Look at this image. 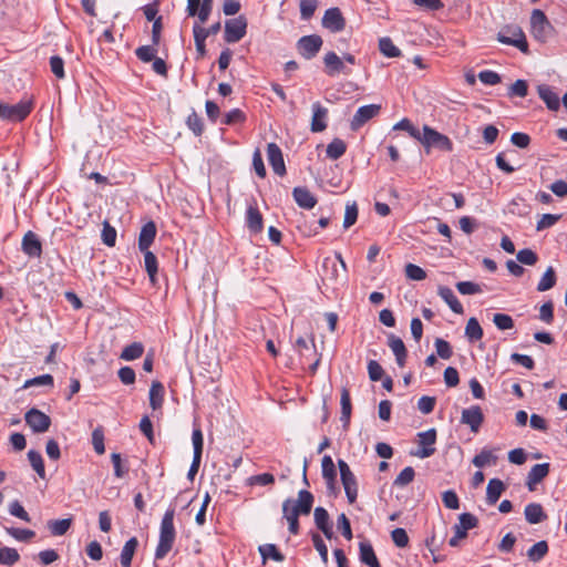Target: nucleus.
<instances>
[{
  "instance_id": "1",
  "label": "nucleus",
  "mask_w": 567,
  "mask_h": 567,
  "mask_svg": "<svg viewBox=\"0 0 567 567\" xmlns=\"http://www.w3.org/2000/svg\"><path fill=\"white\" fill-rule=\"evenodd\" d=\"M175 509L168 508L161 522L159 539L155 550V558L163 559L173 548L176 532L174 527Z\"/></svg>"
},
{
  "instance_id": "2",
  "label": "nucleus",
  "mask_w": 567,
  "mask_h": 567,
  "mask_svg": "<svg viewBox=\"0 0 567 567\" xmlns=\"http://www.w3.org/2000/svg\"><path fill=\"white\" fill-rule=\"evenodd\" d=\"M313 504V495L307 491L301 489L298 493V499L293 501L287 498L282 503V514L287 520L298 519L299 515H308L311 512Z\"/></svg>"
},
{
  "instance_id": "3",
  "label": "nucleus",
  "mask_w": 567,
  "mask_h": 567,
  "mask_svg": "<svg viewBox=\"0 0 567 567\" xmlns=\"http://www.w3.org/2000/svg\"><path fill=\"white\" fill-rule=\"evenodd\" d=\"M417 141L423 145L427 154L433 147L447 153L453 151L451 138L429 125L422 127Z\"/></svg>"
},
{
  "instance_id": "4",
  "label": "nucleus",
  "mask_w": 567,
  "mask_h": 567,
  "mask_svg": "<svg viewBox=\"0 0 567 567\" xmlns=\"http://www.w3.org/2000/svg\"><path fill=\"white\" fill-rule=\"evenodd\" d=\"M530 30L534 38L545 42L551 34L553 27L545 13L539 9H534L530 16Z\"/></svg>"
},
{
  "instance_id": "5",
  "label": "nucleus",
  "mask_w": 567,
  "mask_h": 567,
  "mask_svg": "<svg viewBox=\"0 0 567 567\" xmlns=\"http://www.w3.org/2000/svg\"><path fill=\"white\" fill-rule=\"evenodd\" d=\"M32 110V102L29 100H22L14 105L0 103V117L13 122H20L24 120Z\"/></svg>"
},
{
  "instance_id": "6",
  "label": "nucleus",
  "mask_w": 567,
  "mask_h": 567,
  "mask_svg": "<svg viewBox=\"0 0 567 567\" xmlns=\"http://www.w3.org/2000/svg\"><path fill=\"white\" fill-rule=\"evenodd\" d=\"M338 466L340 471L341 483L343 485L348 502L353 504L358 497L357 478L346 461L339 460Z\"/></svg>"
},
{
  "instance_id": "7",
  "label": "nucleus",
  "mask_w": 567,
  "mask_h": 567,
  "mask_svg": "<svg viewBox=\"0 0 567 567\" xmlns=\"http://www.w3.org/2000/svg\"><path fill=\"white\" fill-rule=\"evenodd\" d=\"M436 442V431L435 429H430L425 432L417 433V444L419 449L414 452H411V455L426 458L432 456L435 453L434 444Z\"/></svg>"
},
{
  "instance_id": "8",
  "label": "nucleus",
  "mask_w": 567,
  "mask_h": 567,
  "mask_svg": "<svg viewBox=\"0 0 567 567\" xmlns=\"http://www.w3.org/2000/svg\"><path fill=\"white\" fill-rule=\"evenodd\" d=\"M478 519L471 513H463L458 516V524L454 525L455 535L450 539V545L455 547L458 540L467 536V530L475 528Z\"/></svg>"
},
{
  "instance_id": "9",
  "label": "nucleus",
  "mask_w": 567,
  "mask_h": 567,
  "mask_svg": "<svg viewBox=\"0 0 567 567\" xmlns=\"http://www.w3.org/2000/svg\"><path fill=\"white\" fill-rule=\"evenodd\" d=\"M246 29L247 20L243 16L227 20L225 23V41L228 43L238 42L245 37Z\"/></svg>"
},
{
  "instance_id": "10",
  "label": "nucleus",
  "mask_w": 567,
  "mask_h": 567,
  "mask_svg": "<svg viewBox=\"0 0 567 567\" xmlns=\"http://www.w3.org/2000/svg\"><path fill=\"white\" fill-rule=\"evenodd\" d=\"M192 442H193V447H194V455H193V462L190 464V467H189L188 474H187V477L190 481H193L195 475L197 474L199 466H200V461H202L204 437H203V432L199 427L193 430Z\"/></svg>"
},
{
  "instance_id": "11",
  "label": "nucleus",
  "mask_w": 567,
  "mask_h": 567,
  "mask_svg": "<svg viewBox=\"0 0 567 567\" xmlns=\"http://www.w3.org/2000/svg\"><path fill=\"white\" fill-rule=\"evenodd\" d=\"M25 423L34 433H44L51 426V419L44 412L32 408L24 415Z\"/></svg>"
},
{
  "instance_id": "12",
  "label": "nucleus",
  "mask_w": 567,
  "mask_h": 567,
  "mask_svg": "<svg viewBox=\"0 0 567 567\" xmlns=\"http://www.w3.org/2000/svg\"><path fill=\"white\" fill-rule=\"evenodd\" d=\"M381 110V105L379 104H369L363 105L358 109L355 114L353 115L350 127L352 131H358L361 126H363L371 118L375 117Z\"/></svg>"
},
{
  "instance_id": "13",
  "label": "nucleus",
  "mask_w": 567,
  "mask_h": 567,
  "mask_svg": "<svg viewBox=\"0 0 567 567\" xmlns=\"http://www.w3.org/2000/svg\"><path fill=\"white\" fill-rule=\"evenodd\" d=\"M322 43L320 35H305L298 41L299 53L307 60L312 59L321 49Z\"/></svg>"
},
{
  "instance_id": "14",
  "label": "nucleus",
  "mask_w": 567,
  "mask_h": 567,
  "mask_svg": "<svg viewBox=\"0 0 567 567\" xmlns=\"http://www.w3.org/2000/svg\"><path fill=\"white\" fill-rule=\"evenodd\" d=\"M213 8V0H187V13L189 17H198L200 23H205Z\"/></svg>"
},
{
  "instance_id": "15",
  "label": "nucleus",
  "mask_w": 567,
  "mask_h": 567,
  "mask_svg": "<svg viewBox=\"0 0 567 567\" xmlns=\"http://www.w3.org/2000/svg\"><path fill=\"white\" fill-rule=\"evenodd\" d=\"M322 25L331 32H340L346 27V20L339 8L328 9L322 18Z\"/></svg>"
},
{
  "instance_id": "16",
  "label": "nucleus",
  "mask_w": 567,
  "mask_h": 567,
  "mask_svg": "<svg viewBox=\"0 0 567 567\" xmlns=\"http://www.w3.org/2000/svg\"><path fill=\"white\" fill-rule=\"evenodd\" d=\"M323 63L324 71L329 76H334L339 73H350V70L346 68L343 60L333 51H329L324 54Z\"/></svg>"
},
{
  "instance_id": "17",
  "label": "nucleus",
  "mask_w": 567,
  "mask_h": 567,
  "mask_svg": "<svg viewBox=\"0 0 567 567\" xmlns=\"http://www.w3.org/2000/svg\"><path fill=\"white\" fill-rule=\"evenodd\" d=\"M267 157L272 171L284 176L286 174V166L282 157V152L276 143H269L267 145Z\"/></svg>"
},
{
  "instance_id": "18",
  "label": "nucleus",
  "mask_w": 567,
  "mask_h": 567,
  "mask_svg": "<svg viewBox=\"0 0 567 567\" xmlns=\"http://www.w3.org/2000/svg\"><path fill=\"white\" fill-rule=\"evenodd\" d=\"M483 421L484 415L478 405H474L462 411L461 422L467 424L474 433L478 431Z\"/></svg>"
},
{
  "instance_id": "19",
  "label": "nucleus",
  "mask_w": 567,
  "mask_h": 567,
  "mask_svg": "<svg viewBox=\"0 0 567 567\" xmlns=\"http://www.w3.org/2000/svg\"><path fill=\"white\" fill-rule=\"evenodd\" d=\"M328 109L322 106L319 102L312 104V118L310 130L313 133L322 132L327 128Z\"/></svg>"
},
{
  "instance_id": "20",
  "label": "nucleus",
  "mask_w": 567,
  "mask_h": 567,
  "mask_svg": "<svg viewBox=\"0 0 567 567\" xmlns=\"http://www.w3.org/2000/svg\"><path fill=\"white\" fill-rule=\"evenodd\" d=\"M22 250L32 258H38L42 254V245L33 231H28L22 238Z\"/></svg>"
},
{
  "instance_id": "21",
  "label": "nucleus",
  "mask_w": 567,
  "mask_h": 567,
  "mask_svg": "<svg viewBox=\"0 0 567 567\" xmlns=\"http://www.w3.org/2000/svg\"><path fill=\"white\" fill-rule=\"evenodd\" d=\"M549 473V464L548 463H542L534 465L526 480V485L529 491H534L535 486L539 484Z\"/></svg>"
},
{
  "instance_id": "22",
  "label": "nucleus",
  "mask_w": 567,
  "mask_h": 567,
  "mask_svg": "<svg viewBox=\"0 0 567 567\" xmlns=\"http://www.w3.org/2000/svg\"><path fill=\"white\" fill-rule=\"evenodd\" d=\"M246 223L250 233L258 234L264 228L262 215L258 210L256 203L249 205L246 212Z\"/></svg>"
},
{
  "instance_id": "23",
  "label": "nucleus",
  "mask_w": 567,
  "mask_h": 567,
  "mask_svg": "<svg viewBox=\"0 0 567 567\" xmlns=\"http://www.w3.org/2000/svg\"><path fill=\"white\" fill-rule=\"evenodd\" d=\"M388 346L395 355L398 365L401 368L404 367L408 352L402 339L394 334H390L388 337Z\"/></svg>"
},
{
  "instance_id": "24",
  "label": "nucleus",
  "mask_w": 567,
  "mask_h": 567,
  "mask_svg": "<svg viewBox=\"0 0 567 567\" xmlns=\"http://www.w3.org/2000/svg\"><path fill=\"white\" fill-rule=\"evenodd\" d=\"M156 236V225L154 221L146 223L140 233L138 248L141 251H146L153 244Z\"/></svg>"
},
{
  "instance_id": "25",
  "label": "nucleus",
  "mask_w": 567,
  "mask_h": 567,
  "mask_svg": "<svg viewBox=\"0 0 567 567\" xmlns=\"http://www.w3.org/2000/svg\"><path fill=\"white\" fill-rule=\"evenodd\" d=\"M360 561L369 567H381L379 559L374 553L372 545L369 542H361L359 544Z\"/></svg>"
},
{
  "instance_id": "26",
  "label": "nucleus",
  "mask_w": 567,
  "mask_h": 567,
  "mask_svg": "<svg viewBox=\"0 0 567 567\" xmlns=\"http://www.w3.org/2000/svg\"><path fill=\"white\" fill-rule=\"evenodd\" d=\"M292 195L296 203L302 208L311 209L317 204V198L306 187L293 188Z\"/></svg>"
},
{
  "instance_id": "27",
  "label": "nucleus",
  "mask_w": 567,
  "mask_h": 567,
  "mask_svg": "<svg viewBox=\"0 0 567 567\" xmlns=\"http://www.w3.org/2000/svg\"><path fill=\"white\" fill-rule=\"evenodd\" d=\"M539 97L545 102L546 106L551 111H557L560 106L559 96L546 84L537 87Z\"/></svg>"
},
{
  "instance_id": "28",
  "label": "nucleus",
  "mask_w": 567,
  "mask_h": 567,
  "mask_svg": "<svg viewBox=\"0 0 567 567\" xmlns=\"http://www.w3.org/2000/svg\"><path fill=\"white\" fill-rule=\"evenodd\" d=\"M513 38L511 37H506L502 33H498V41L504 43V44H508V45H513V47H516L517 49H519L522 52H527L528 50V44H527V41H526V38L524 35V33L522 32L520 29H517L513 32Z\"/></svg>"
},
{
  "instance_id": "29",
  "label": "nucleus",
  "mask_w": 567,
  "mask_h": 567,
  "mask_svg": "<svg viewBox=\"0 0 567 567\" xmlns=\"http://www.w3.org/2000/svg\"><path fill=\"white\" fill-rule=\"evenodd\" d=\"M340 404H341L340 421L342 422L343 427L347 430L350 424L352 405H351L350 392L344 386L341 389Z\"/></svg>"
},
{
  "instance_id": "30",
  "label": "nucleus",
  "mask_w": 567,
  "mask_h": 567,
  "mask_svg": "<svg viewBox=\"0 0 567 567\" xmlns=\"http://www.w3.org/2000/svg\"><path fill=\"white\" fill-rule=\"evenodd\" d=\"M439 296L449 305L451 310L457 315L463 313L464 309L462 303L458 301L453 290L445 286H440L437 290Z\"/></svg>"
},
{
  "instance_id": "31",
  "label": "nucleus",
  "mask_w": 567,
  "mask_h": 567,
  "mask_svg": "<svg viewBox=\"0 0 567 567\" xmlns=\"http://www.w3.org/2000/svg\"><path fill=\"white\" fill-rule=\"evenodd\" d=\"M506 486L499 478L489 480L486 487V502L489 505H494L505 491Z\"/></svg>"
},
{
  "instance_id": "32",
  "label": "nucleus",
  "mask_w": 567,
  "mask_h": 567,
  "mask_svg": "<svg viewBox=\"0 0 567 567\" xmlns=\"http://www.w3.org/2000/svg\"><path fill=\"white\" fill-rule=\"evenodd\" d=\"M525 519L529 524H538L547 518L543 506L539 503H530L524 509Z\"/></svg>"
},
{
  "instance_id": "33",
  "label": "nucleus",
  "mask_w": 567,
  "mask_h": 567,
  "mask_svg": "<svg viewBox=\"0 0 567 567\" xmlns=\"http://www.w3.org/2000/svg\"><path fill=\"white\" fill-rule=\"evenodd\" d=\"M138 546V540L136 537L130 538L123 546L121 553V565L122 567H131L133 556Z\"/></svg>"
},
{
  "instance_id": "34",
  "label": "nucleus",
  "mask_w": 567,
  "mask_h": 567,
  "mask_svg": "<svg viewBox=\"0 0 567 567\" xmlns=\"http://www.w3.org/2000/svg\"><path fill=\"white\" fill-rule=\"evenodd\" d=\"M164 386L159 381H153L150 389V405L153 410H157L163 405Z\"/></svg>"
},
{
  "instance_id": "35",
  "label": "nucleus",
  "mask_w": 567,
  "mask_h": 567,
  "mask_svg": "<svg viewBox=\"0 0 567 567\" xmlns=\"http://www.w3.org/2000/svg\"><path fill=\"white\" fill-rule=\"evenodd\" d=\"M72 525V518L54 519L48 522V528L53 536H62Z\"/></svg>"
},
{
  "instance_id": "36",
  "label": "nucleus",
  "mask_w": 567,
  "mask_h": 567,
  "mask_svg": "<svg viewBox=\"0 0 567 567\" xmlns=\"http://www.w3.org/2000/svg\"><path fill=\"white\" fill-rule=\"evenodd\" d=\"M144 352V346L141 342H133L126 346L122 352L120 358L125 361H132L142 357Z\"/></svg>"
},
{
  "instance_id": "37",
  "label": "nucleus",
  "mask_w": 567,
  "mask_h": 567,
  "mask_svg": "<svg viewBox=\"0 0 567 567\" xmlns=\"http://www.w3.org/2000/svg\"><path fill=\"white\" fill-rule=\"evenodd\" d=\"M258 550L262 557L264 563L268 558H271L272 560L278 561V563H281L285 559V556L278 550V548L274 544L261 545V546H259Z\"/></svg>"
},
{
  "instance_id": "38",
  "label": "nucleus",
  "mask_w": 567,
  "mask_h": 567,
  "mask_svg": "<svg viewBox=\"0 0 567 567\" xmlns=\"http://www.w3.org/2000/svg\"><path fill=\"white\" fill-rule=\"evenodd\" d=\"M347 151V144L341 138H333L327 146V156L331 159L340 158Z\"/></svg>"
},
{
  "instance_id": "39",
  "label": "nucleus",
  "mask_w": 567,
  "mask_h": 567,
  "mask_svg": "<svg viewBox=\"0 0 567 567\" xmlns=\"http://www.w3.org/2000/svg\"><path fill=\"white\" fill-rule=\"evenodd\" d=\"M379 49L381 53L388 58H398L401 55V50L388 37L379 40Z\"/></svg>"
},
{
  "instance_id": "40",
  "label": "nucleus",
  "mask_w": 567,
  "mask_h": 567,
  "mask_svg": "<svg viewBox=\"0 0 567 567\" xmlns=\"http://www.w3.org/2000/svg\"><path fill=\"white\" fill-rule=\"evenodd\" d=\"M465 336L470 341H478L483 337V329L476 318H470L465 327Z\"/></svg>"
},
{
  "instance_id": "41",
  "label": "nucleus",
  "mask_w": 567,
  "mask_h": 567,
  "mask_svg": "<svg viewBox=\"0 0 567 567\" xmlns=\"http://www.w3.org/2000/svg\"><path fill=\"white\" fill-rule=\"evenodd\" d=\"M555 285H556L555 270L553 267H548L537 285V290L539 292H544V291L551 289Z\"/></svg>"
},
{
  "instance_id": "42",
  "label": "nucleus",
  "mask_w": 567,
  "mask_h": 567,
  "mask_svg": "<svg viewBox=\"0 0 567 567\" xmlns=\"http://www.w3.org/2000/svg\"><path fill=\"white\" fill-rule=\"evenodd\" d=\"M496 461H497V456H495L492 451L484 449L477 455L474 456V458L472 460V463L476 467L481 468V467H484L487 465L495 464Z\"/></svg>"
},
{
  "instance_id": "43",
  "label": "nucleus",
  "mask_w": 567,
  "mask_h": 567,
  "mask_svg": "<svg viewBox=\"0 0 567 567\" xmlns=\"http://www.w3.org/2000/svg\"><path fill=\"white\" fill-rule=\"evenodd\" d=\"M548 553L547 542L540 540L534 544L527 551V556L532 561H539Z\"/></svg>"
},
{
  "instance_id": "44",
  "label": "nucleus",
  "mask_w": 567,
  "mask_h": 567,
  "mask_svg": "<svg viewBox=\"0 0 567 567\" xmlns=\"http://www.w3.org/2000/svg\"><path fill=\"white\" fill-rule=\"evenodd\" d=\"M28 460H29L32 468L37 472V474L41 478H44V476H45V468H44V463H43L42 455L39 452L34 451V450H30L28 452Z\"/></svg>"
},
{
  "instance_id": "45",
  "label": "nucleus",
  "mask_w": 567,
  "mask_h": 567,
  "mask_svg": "<svg viewBox=\"0 0 567 567\" xmlns=\"http://www.w3.org/2000/svg\"><path fill=\"white\" fill-rule=\"evenodd\" d=\"M322 476L328 483H332L336 480L337 472L334 463L329 455H324L321 462Z\"/></svg>"
},
{
  "instance_id": "46",
  "label": "nucleus",
  "mask_w": 567,
  "mask_h": 567,
  "mask_svg": "<svg viewBox=\"0 0 567 567\" xmlns=\"http://www.w3.org/2000/svg\"><path fill=\"white\" fill-rule=\"evenodd\" d=\"M144 252V262H145V269L148 274V277L152 281V284H155V277L157 274V259L156 256L150 251L148 249Z\"/></svg>"
},
{
  "instance_id": "47",
  "label": "nucleus",
  "mask_w": 567,
  "mask_h": 567,
  "mask_svg": "<svg viewBox=\"0 0 567 567\" xmlns=\"http://www.w3.org/2000/svg\"><path fill=\"white\" fill-rule=\"evenodd\" d=\"M414 476H415V472H414L413 467L406 466L395 477L394 485L399 486V487H404V486L409 485L414 480Z\"/></svg>"
},
{
  "instance_id": "48",
  "label": "nucleus",
  "mask_w": 567,
  "mask_h": 567,
  "mask_svg": "<svg viewBox=\"0 0 567 567\" xmlns=\"http://www.w3.org/2000/svg\"><path fill=\"white\" fill-rule=\"evenodd\" d=\"M528 94V84L525 80H516L508 89L509 97H525Z\"/></svg>"
},
{
  "instance_id": "49",
  "label": "nucleus",
  "mask_w": 567,
  "mask_h": 567,
  "mask_svg": "<svg viewBox=\"0 0 567 567\" xmlns=\"http://www.w3.org/2000/svg\"><path fill=\"white\" fill-rule=\"evenodd\" d=\"M20 556L17 549L3 547L0 553V563L6 566H12L19 560Z\"/></svg>"
},
{
  "instance_id": "50",
  "label": "nucleus",
  "mask_w": 567,
  "mask_h": 567,
  "mask_svg": "<svg viewBox=\"0 0 567 567\" xmlns=\"http://www.w3.org/2000/svg\"><path fill=\"white\" fill-rule=\"evenodd\" d=\"M391 539L399 548H404L409 545V535L404 528L398 527L391 532Z\"/></svg>"
},
{
  "instance_id": "51",
  "label": "nucleus",
  "mask_w": 567,
  "mask_h": 567,
  "mask_svg": "<svg viewBox=\"0 0 567 567\" xmlns=\"http://www.w3.org/2000/svg\"><path fill=\"white\" fill-rule=\"evenodd\" d=\"M156 47L153 43L152 45L140 47L135 50V54L141 61L151 62L157 52Z\"/></svg>"
},
{
  "instance_id": "52",
  "label": "nucleus",
  "mask_w": 567,
  "mask_h": 567,
  "mask_svg": "<svg viewBox=\"0 0 567 567\" xmlns=\"http://www.w3.org/2000/svg\"><path fill=\"white\" fill-rule=\"evenodd\" d=\"M92 444L94 447V451L101 455L105 452V445H104V432L101 426L96 427L92 432Z\"/></svg>"
},
{
  "instance_id": "53",
  "label": "nucleus",
  "mask_w": 567,
  "mask_h": 567,
  "mask_svg": "<svg viewBox=\"0 0 567 567\" xmlns=\"http://www.w3.org/2000/svg\"><path fill=\"white\" fill-rule=\"evenodd\" d=\"M517 260L527 266H533L537 262L538 256L529 248L522 249L516 255Z\"/></svg>"
},
{
  "instance_id": "54",
  "label": "nucleus",
  "mask_w": 567,
  "mask_h": 567,
  "mask_svg": "<svg viewBox=\"0 0 567 567\" xmlns=\"http://www.w3.org/2000/svg\"><path fill=\"white\" fill-rule=\"evenodd\" d=\"M434 344H435L436 353L440 358L447 360L452 357L453 350H452L451 344L446 340L436 338Z\"/></svg>"
},
{
  "instance_id": "55",
  "label": "nucleus",
  "mask_w": 567,
  "mask_h": 567,
  "mask_svg": "<svg viewBox=\"0 0 567 567\" xmlns=\"http://www.w3.org/2000/svg\"><path fill=\"white\" fill-rule=\"evenodd\" d=\"M102 240L109 247H113L116 241V230L106 220L103 223Z\"/></svg>"
},
{
  "instance_id": "56",
  "label": "nucleus",
  "mask_w": 567,
  "mask_h": 567,
  "mask_svg": "<svg viewBox=\"0 0 567 567\" xmlns=\"http://www.w3.org/2000/svg\"><path fill=\"white\" fill-rule=\"evenodd\" d=\"M358 218V206L355 203L346 206L343 227L347 229L355 224Z\"/></svg>"
},
{
  "instance_id": "57",
  "label": "nucleus",
  "mask_w": 567,
  "mask_h": 567,
  "mask_svg": "<svg viewBox=\"0 0 567 567\" xmlns=\"http://www.w3.org/2000/svg\"><path fill=\"white\" fill-rule=\"evenodd\" d=\"M493 322L499 330H509L514 327L513 318L505 313H495Z\"/></svg>"
},
{
  "instance_id": "58",
  "label": "nucleus",
  "mask_w": 567,
  "mask_h": 567,
  "mask_svg": "<svg viewBox=\"0 0 567 567\" xmlns=\"http://www.w3.org/2000/svg\"><path fill=\"white\" fill-rule=\"evenodd\" d=\"M393 130L406 131L409 135L415 140H417L421 134V131L416 128L409 118H403L400 122H398L393 126Z\"/></svg>"
},
{
  "instance_id": "59",
  "label": "nucleus",
  "mask_w": 567,
  "mask_h": 567,
  "mask_svg": "<svg viewBox=\"0 0 567 567\" xmlns=\"http://www.w3.org/2000/svg\"><path fill=\"white\" fill-rule=\"evenodd\" d=\"M405 276L411 280H423L426 278V272L417 265L408 264L405 266Z\"/></svg>"
},
{
  "instance_id": "60",
  "label": "nucleus",
  "mask_w": 567,
  "mask_h": 567,
  "mask_svg": "<svg viewBox=\"0 0 567 567\" xmlns=\"http://www.w3.org/2000/svg\"><path fill=\"white\" fill-rule=\"evenodd\" d=\"M477 76L480 81L486 85H496L501 83L502 80L497 72L491 70L481 71Z\"/></svg>"
},
{
  "instance_id": "61",
  "label": "nucleus",
  "mask_w": 567,
  "mask_h": 567,
  "mask_svg": "<svg viewBox=\"0 0 567 567\" xmlns=\"http://www.w3.org/2000/svg\"><path fill=\"white\" fill-rule=\"evenodd\" d=\"M317 0H300V14L303 20L310 19L316 9H317Z\"/></svg>"
},
{
  "instance_id": "62",
  "label": "nucleus",
  "mask_w": 567,
  "mask_h": 567,
  "mask_svg": "<svg viewBox=\"0 0 567 567\" xmlns=\"http://www.w3.org/2000/svg\"><path fill=\"white\" fill-rule=\"evenodd\" d=\"M315 524L318 529L331 524L330 516L323 507H317L313 512Z\"/></svg>"
},
{
  "instance_id": "63",
  "label": "nucleus",
  "mask_w": 567,
  "mask_h": 567,
  "mask_svg": "<svg viewBox=\"0 0 567 567\" xmlns=\"http://www.w3.org/2000/svg\"><path fill=\"white\" fill-rule=\"evenodd\" d=\"M436 399L434 396L423 395L417 401V409L423 414H430L435 408Z\"/></svg>"
},
{
  "instance_id": "64",
  "label": "nucleus",
  "mask_w": 567,
  "mask_h": 567,
  "mask_svg": "<svg viewBox=\"0 0 567 567\" xmlns=\"http://www.w3.org/2000/svg\"><path fill=\"white\" fill-rule=\"evenodd\" d=\"M442 502L446 508L450 509H458L460 508V501L456 495V493L452 489L445 491L442 494Z\"/></svg>"
}]
</instances>
